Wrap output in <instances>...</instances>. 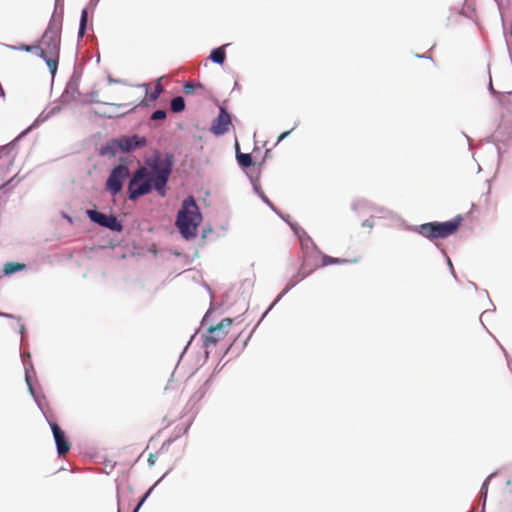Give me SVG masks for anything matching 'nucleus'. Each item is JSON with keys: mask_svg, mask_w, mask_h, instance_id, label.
<instances>
[{"mask_svg": "<svg viewBox=\"0 0 512 512\" xmlns=\"http://www.w3.org/2000/svg\"><path fill=\"white\" fill-rule=\"evenodd\" d=\"M175 165L174 154L166 152L164 156L160 151H154L150 159L138 167L129 179L127 197L136 202L141 197L155 191L160 197H165L168 191V182Z\"/></svg>", "mask_w": 512, "mask_h": 512, "instance_id": "obj_1", "label": "nucleus"}, {"mask_svg": "<svg viewBox=\"0 0 512 512\" xmlns=\"http://www.w3.org/2000/svg\"><path fill=\"white\" fill-rule=\"evenodd\" d=\"M203 220L202 213L194 196H187L177 212L175 225L182 238L189 241L197 237L198 228Z\"/></svg>", "mask_w": 512, "mask_h": 512, "instance_id": "obj_2", "label": "nucleus"}, {"mask_svg": "<svg viewBox=\"0 0 512 512\" xmlns=\"http://www.w3.org/2000/svg\"><path fill=\"white\" fill-rule=\"evenodd\" d=\"M463 221L462 215H457L447 221H431L420 225H406V230L415 232L430 241L445 239L455 234Z\"/></svg>", "mask_w": 512, "mask_h": 512, "instance_id": "obj_3", "label": "nucleus"}, {"mask_svg": "<svg viewBox=\"0 0 512 512\" xmlns=\"http://www.w3.org/2000/svg\"><path fill=\"white\" fill-rule=\"evenodd\" d=\"M21 360L24 366L25 371V382L29 391V394L34 399L35 404L38 409L41 411L42 415L48 422V420H52L48 413V402L46 400V396L42 392V388L38 383L36 378V372L31 361L30 352L22 351L20 352Z\"/></svg>", "mask_w": 512, "mask_h": 512, "instance_id": "obj_4", "label": "nucleus"}, {"mask_svg": "<svg viewBox=\"0 0 512 512\" xmlns=\"http://www.w3.org/2000/svg\"><path fill=\"white\" fill-rule=\"evenodd\" d=\"M61 31V19H56L54 15H51L48 26L39 40L48 54L53 58H57L58 61L60 57Z\"/></svg>", "mask_w": 512, "mask_h": 512, "instance_id": "obj_5", "label": "nucleus"}, {"mask_svg": "<svg viewBox=\"0 0 512 512\" xmlns=\"http://www.w3.org/2000/svg\"><path fill=\"white\" fill-rule=\"evenodd\" d=\"M86 214L92 223L111 232L121 233L124 230L123 221L114 213H105L94 207L87 209Z\"/></svg>", "mask_w": 512, "mask_h": 512, "instance_id": "obj_6", "label": "nucleus"}, {"mask_svg": "<svg viewBox=\"0 0 512 512\" xmlns=\"http://www.w3.org/2000/svg\"><path fill=\"white\" fill-rule=\"evenodd\" d=\"M242 321V315H239L235 318H224L217 325L210 326L207 329L208 334L203 335V346L208 348L210 345H216L228 334L229 328L233 323H240Z\"/></svg>", "mask_w": 512, "mask_h": 512, "instance_id": "obj_7", "label": "nucleus"}, {"mask_svg": "<svg viewBox=\"0 0 512 512\" xmlns=\"http://www.w3.org/2000/svg\"><path fill=\"white\" fill-rule=\"evenodd\" d=\"M234 116L225 106H219V112L216 118L211 122L209 131L216 137L227 134L232 126Z\"/></svg>", "mask_w": 512, "mask_h": 512, "instance_id": "obj_8", "label": "nucleus"}, {"mask_svg": "<svg viewBox=\"0 0 512 512\" xmlns=\"http://www.w3.org/2000/svg\"><path fill=\"white\" fill-rule=\"evenodd\" d=\"M120 153L130 154L146 147L148 141L145 136L134 134H125L118 137Z\"/></svg>", "mask_w": 512, "mask_h": 512, "instance_id": "obj_9", "label": "nucleus"}, {"mask_svg": "<svg viewBox=\"0 0 512 512\" xmlns=\"http://www.w3.org/2000/svg\"><path fill=\"white\" fill-rule=\"evenodd\" d=\"M48 425L53 435L57 455L61 457L67 454L70 451L71 444L66 432L54 420H48Z\"/></svg>", "mask_w": 512, "mask_h": 512, "instance_id": "obj_10", "label": "nucleus"}, {"mask_svg": "<svg viewBox=\"0 0 512 512\" xmlns=\"http://www.w3.org/2000/svg\"><path fill=\"white\" fill-rule=\"evenodd\" d=\"M128 177H130V175L121 172L120 168L114 169L112 167L105 181V190L111 196L119 195L122 192L124 182Z\"/></svg>", "mask_w": 512, "mask_h": 512, "instance_id": "obj_11", "label": "nucleus"}, {"mask_svg": "<svg viewBox=\"0 0 512 512\" xmlns=\"http://www.w3.org/2000/svg\"><path fill=\"white\" fill-rule=\"evenodd\" d=\"M41 45L42 44L40 41H37L35 44L31 45V52H33L37 57L41 58L47 65L51 74V86H53L54 79L58 70V60L57 58L50 56L47 50L42 48Z\"/></svg>", "mask_w": 512, "mask_h": 512, "instance_id": "obj_12", "label": "nucleus"}, {"mask_svg": "<svg viewBox=\"0 0 512 512\" xmlns=\"http://www.w3.org/2000/svg\"><path fill=\"white\" fill-rule=\"evenodd\" d=\"M41 45L42 44L40 41H37L35 44L31 45V52H33L37 57L41 58L47 65L51 74V86H53L54 79L58 70V60L57 58L50 56L47 50L42 48Z\"/></svg>", "mask_w": 512, "mask_h": 512, "instance_id": "obj_13", "label": "nucleus"}, {"mask_svg": "<svg viewBox=\"0 0 512 512\" xmlns=\"http://www.w3.org/2000/svg\"><path fill=\"white\" fill-rule=\"evenodd\" d=\"M248 179L250 180V183L253 187L254 193L262 200L264 204H266L279 218H281L283 221H287L285 218L284 213H282L275 205L271 202V200L265 195L263 190L261 189V186L259 184V177L254 176L250 173H246Z\"/></svg>", "mask_w": 512, "mask_h": 512, "instance_id": "obj_14", "label": "nucleus"}, {"mask_svg": "<svg viewBox=\"0 0 512 512\" xmlns=\"http://www.w3.org/2000/svg\"><path fill=\"white\" fill-rule=\"evenodd\" d=\"M320 253L321 250L319 249V252L308 251L307 254H303V259L298 269V274H302V278L308 277L316 270L318 267L316 261L320 257Z\"/></svg>", "mask_w": 512, "mask_h": 512, "instance_id": "obj_15", "label": "nucleus"}, {"mask_svg": "<svg viewBox=\"0 0 512 512\" xmlns=\"http://www.w3.org/2000/svg\"><path fill=\"white\" fill-rule=\"evenodd\" d=\"M80 96L81 92L79 86L66 83L64 91L62 92L60 97L55 100V102L58 105H61L62 108L63 106H67L70 103L76 101Z\"/></svg>", "mask_w": 512, "mask_h": 512, "instance_id": "obj_16", "label": "nucleus"}, {"mask_svg": "<svg viewBox=\"0 0 512 512\" xmlns=\"http://www.w3.org/2000/svg\"><path fill=\"white\" fill-rule=\"evenodd\" d=\"M305 278H302V274H298V271L296 274H294L286 283L285 288L282 290V292L274 299V301L269 305V307L266 309V311L262 314V318L266 317V315L273 309V307L282 299L284 295H286L291 289H293L299 282L304 280Z\"/></svg>", "mask_w": 512, "mask_h": 512, "instance_id": "obj_17", "label": "nucleus"}, {"mask_svg": "<svg viewBox=\"0 0 512 512\" xmlns=\"http://www.w3.org/2000/svg\"><path fill=\"white\" fill-rule=\"evenodd\" d=\"M61 105H58L55 101L51 104V107L44 109L31 123L32 128L39 127L42 123L46 122L51 117L57 115L61 111Z\"/></svg>", "mask_w": 512, "mask_h": 512, "instance_id": "obj_18", "label": "nucleus"}, {"mask_svg": "<svg viewBox=\"0 0 512 512\" xmlns=\"http://www.w3.org/2000/svg\"><path fill=\"white\" fill-rule=\"evenodd\" d=\"M117 153H120L118 137L106 141L98 149V154L100 156H108L112 158L115 157Z\"/></svg>", "mask_w": 512, "mask_h": 512, "instance_id": "obj_19", "label": "nucleus"}, {"mask_svg": "<svg viewBox=\"0 0 512 512\" xmlns=\"http://www.w3.org/2000/svg\"><path fill=\"white\" fill-rule=\"evenodd\" d=\"M351 208L358 215H364L371 212L372 208H374V204L366 199H356L353 201Z\"/></svg>", "mask_w": 512, "mask_h": 512, "instance_id": "obj_20", "label": "nucleus"}, {"mask_svg": "<svg viewBox=\"0 0 512 512\" xmlns=\"http://www.w3.org/2000/svg\"><path fill=\"white\" fill-rule=\"evenodd\" d=\"M238 149H239V144L236 141V159H237L238 165L244 170L251 166H254V160H253L252 155L250 153L239 152Z\"/></svg>", "mask_w": 512, "mask_h": 512, "instance_id": "obj_21", "label": "nucleus"}, {"mask_svg": "<svg viewBox=\"0 0 512 512\" xmlns=\"http://www.w3.org/2000/svg\"><path fill=\"white\" fill-rule=\"evenodd\" d=\"M229 44H226V45H222V46H219V47H216V48H213L211 51H210V54H209V59L215 63V64H218V65H222L225 60H226V51H225V48L226 46H228Z\"/></svg>", "mask_w": 512, "mask_h": 512, "instance_id": "obj_22", "label": "nucleus"}, {"mask_svg": "<svg viewBox=\"0 0 512 512\" xmlns=\"http://www.w3.org/2000/svg\"><path fill=\"white\" fill-rule=\"evenodd\" d=\"M320 257H321V261H322L321 267L356 262V260H349V259H345V258L333 257L330 255L324 254L322 251L320 253Z\"/></svg>", "mask_w": 512, "mask_h": 512, "instance_id": "obj_23", "label": "nucleus"}, {"mask_svg": "<svg viewBox=\"0 0 512 512\" xmlns=\"http://www.w3.org/2000/svg\"><path fill=\"white\" fill-rule=\"evenodd\" d=\"M26 269H27L26 264L19 263V262H6L3 265L2 272H3L4 276L9 277V276H12L13 274H15L17 272H21V271H24Z\"/></svg>", "mask_w": 512, "mask_h": 512, "instance_id": "obj_24", "label": "nucleus"}, {"mask_svg": "<svg viewBox=\"0 0 512 512\" xmlns=\"http://www.w3.org/2000/svg\"><path fill=\"white\" fill-rule=\"evenodd\" d=\"M285 218L287 221L284 222L289 225L298 240H302L303 237L308 238V233L298 223L292 221L289 214L285 215Z\"/></svg>", "mask_w": 512, "mask_h": 512, "instance_id": "obj_25", "label": "nucleus"}, {"mask_svg": "<svg viewBox=\"0 0 512 512\" xmlns=\"http://www.w3.org/2000/svg\"><path fill=\"white\" fill-rule=\"evenodd\" d=\"M88 26V8H83L80 15L79 20V27H78V33H77V39L78 41L83 39Z\"/></svg>", "mask_w": 512, "mask_h": 512, "instance_id": "obj_26", "label": "nucleus"}, {"mask_svg": "<svg viewBox=\"0 0 512 512\" xmlns=\"http://www.w3.org/2000/svg\"><path fill=\"white\" fill-rule=\"evenodd\" d=\"M497 475H498V471H494V472L490 473L482 483V486L480 488V496L484 502L482 512H485V502L487 500L489 483Z\"/></svg>", "mask_w": 512, "mask_h": 512, "instance_id": "obj_27", "label": "nucleus"}, {"mask_svg": "<svg viewBox=\"0 0 512 512\" xmlns=\"http://www.w3.org/2000/svg\"><path fill=\"white\" fill-rule=\"evenodd\" d=\"M497 475H498V471H494V472L490 473L482 483V486L480 488V496L484 502L482 512H485V502L487 500L489 483Z\"/></svg>", "mask_w": 512, "mask_h": 512, "instance_id": "obj_28", "label": "nucleus"}, {"mask_svg": "<svg viewBox=\"0 0 512 512\" xmlns=\"http://www.w3.org/2000/svg\"><path fill=\"white\" fill-rule=\"evenodd\" d=\"M299 242L302 254H307L308 251L319 252V247L314 243V241L309 235L308 238L303 237L302 240H299Z\"/></svg>", "mask_w": 512, "mask_h": 512, "instance_id": "obj_29", "label": "nucleus"}, {"mask_svg": "<svg viewBox=\"0 0 512 512\" xmlns=\"http://www.w3.org/2000/svg\"><path fill=\"white\" fill-rule=\"evenodd\" d=\"M171 111L173 113H181L186 109V102L183 96L177 95L171 99Z\"/></svg>", "mask_w": 512, "mask_h": 512, "instance_id": "obj_30", "label": "nucleus"}, {"mask_svg": "<svg viewBox=\"0 0 512 512\" xmlns=\"http://www.w3.org/2000/svg\"><path fill=\"white\" fill-rule=\"evenodd\" d=\"M23 179H24V177H19L18 173L15 174L13 177H11L8 181H6L5 183H3L0 186V191H4L5 193H10L13 190V188L17 184H19Z\"/></svg>", "mask_w": 512, "mask_h": 512, "instance_id": "obj_31", "label": "nucleus"}, {"mask_svg": "<svg viewBox=\"0 0 512 512\" xmlns=\"http://www.w3.org/2000/svg\"><path fill=\"white\" fill-rule=\"evenodd\" d=\"M171 469L166 471L138 500V503L140 506H143V504L146 502V500L149 498L155 487L169 474Z\"/></svg>", "mask_w": 512, "mask_h": 512, "instance_id": "obj_32", "label": "nucleus"}, {"mask_svg": "<svg viewBox=\"0 0 512 512\" xmlns=\"http://www.w3.org/2000/svg\"><path fill=\"white\" fill-rule=\"evenodd\" d=\"M198 89H204V85L201 82L184 81L183 91L186 95L193 94Z\"/></svg>", "mask_w": 512, "mask_h": 512, "instance_id": "obj_33", "label": "nucleus"}, {"mask_svg": "<svg viewBox=\"0 0 512 512\" xmlns=\"http://www.w3.org/2000/svg\"><path fill=\"white\" fill-rule=\"evenodd\" d=\"M157 100H152V98H150V92H146L145 94V97L139 102V104H137L136 106L132 107L130 110H128L126 112L127 113H131V112H135L137 110V108H147L149 107L152 103L156 102ZM125 115V113L122 114V116Z\"/></svg>", "mask_w": 512, "mask_h": 512, "instance_id": "obj_34", "label": "nucleus"}, {"mask_svg": "<svg viewBox=\"0 0 512 512\" xmlns=\"http://www.w3.org/2000/svg\"><path fill=\"white\" fill-rule=\"evenodd\" d=\"M476 13V7L473 3L465 2L464 6L458 10V14L471 19V14Z\"/></svg>", "mask_w": 512, "mask_h": 512, "instance_id": "obj_35", "label": "nucleus"}, {"mask_svg": "<svg viewBox=\"0 0 512 512\" xmlns=\"http://www.w3.org/2000/svg\"><path fill=\"white\" fill-rule=\"evenodd\" d=\"M63 14H64V0H55L54 12L52 15L56 17V19H61V24L63 23Z\"/></svg>", "mask_w": 512, "mask_h": 512, "instance_id": "obj_36", "label": "nucleus"}, {"mask_svg": "<svg viewBox=\"0 0 512 512\" xmlns=\"http://www.w3.org/2000/svg\"><path fill=\"white\" fill-rule=\"evenodd\" d=\"M161 79L162 78H158L156 80L154 90L150 92V98H152V100H158L160 95L164 92V88L160 83Z\"/></svg>", "mask_w": 512, "mask_h": 512, "instance_id": "obj_37", "label": "nucleus"}, {"mask_svg": "<svg viewBox=\"0 0 512 512\" xmlns=\"http://www.w3.org/2000/svg\"><path fill=\"white\" fill-rule=\"evenodd\" d=\"M17 144L14 141H10L9 143L2 145L0 147V157L1 156H9L15 149Z\"/></svg>", "mask_w": 512, "mask_h": 512, "instance_id": "obj_38", "label": "nucleus"}, {"mask_svg": "<svg viewBox=\"0 0 512 512\" xmlns=\"http://www.w3.org/2000/svg\"><path fill=\"white\" fill-rule=\"evenodd\" d=\"M114 169H121V172L130 175V169H129V161L127 158L121 156L119 157L118 164L113 167Z\"/></svg>", "mask_w": 512, "mask_h": 512, "instance_id": "obj_39", "label": "nucleus"}, {"mask_svg": "<svg viewBox=\"0 0 512 512\" xmlns=\"http://www.w3.org/2000/svg\"><path fill=\"white\" fill-rule=\"evenodd\" d=\"M206 394V390L203 387H200L189 399L188 404L195 405L197 404Z\"/></svg>", "mask_w": 512, "mask_h": 512, "instance_id": "obj_40", "label": "nucleus"}, {"mask_svg": "<svg viewBox=\"0 0 512 512\" xmlns=\"http://www.w3.org/2000/svg\"><path fill=\"white\" fill-rule=\"evenodd\" d=\"M81 77H82V70L74 68V71L71 74L69 80L67 81V84L79 86Z\"/></svg>", "mask_w": 512, "mask_h": 512, "instance_id": "obj_41", "label": "nucleus"}, {"mask_svg": "<svg viewBox=\"0 0 512 512\" xmlns=\"http://www.w3.org/2000/svg\"><path fill=\"white\" fill-rule=\"evenodd\" d=\"M167 117V112L164 109H157L152 112L150 119L153 121H163Z\"/></svg>", "mask_w": 512, "mask_h": 512, "instance_id": "obj_42", "label": "nucleus"}, {"mask_svg": "<svg viewBox=\"0 0 512 512\" xmlns=\"http://www.w3.org/2000/svg\"><path fill=\"white\" fill-rule=\"evenodd\" d=\"M178 438H179V434H175L173 437H170V438H168L167 440H165V441L162 443V445H161V447H160V449H159L158 453H161V452H163V451H167V450H168V448L170 447V445H171L172 443H174Z\"/></svg>", "mask_w": 512, "mask_h": 512, "instance_id": "obj_43", "label": "nucleus"}, {"mask_svg": "<svg viewBox=\"0 0 512 512\" xmlns=\"http://www.w3.org/2000/svg\"><path fill=\"white\" fill-rule=\"evenodd\" d=\"M35 128H32V124H30L26 129H24L22 132H20L14 139V143L18 144L20 140H22L26 135H28L32 130Z\"/></svg>", "mask_w": 512, "mask_h": 512, "instance_id": "obj_44", "label": "nucleus"}, {"mask_svg": "<svg viewBox=\"0 0 512 512\" xmlns=\"http://www.w3.org/2000/svg\"><path fill=\"white\" fill-rule=\"evenodd\" d=\"M190 426H191V422H188L185 426H177L175 428V432H176L175 434H179V437L181 435L187 434Z\"/></svg>", "mask_w": 512, "mask_h": 512, "instance_id": "obj_45", "label": "nucleus"}, {"mask_svg": "<svg viewBox=\"0 0 512 512\" xmlns=\"http://www.w3.org/2000/svg\"><path fill=\"white\" fill-rule=\"evenodd\" d=\"M371 212H375V213H379V214H382L383 217H386L388 214H390L391 212L389 210H387L386 208L384 207H381V206H377L374 204V208H372Z\"/></svg>", "mask_w": 512, "mask_h": 512, "instance_id": "obj_46", "label": "nucleus"}, {"mask_svg": "<svg viewBox=\"0 0 512 512\" xmlns=\"http://www.w3.org/2000/svg\"><path fill=\"white\" fill-rule=\"evenodd\" d=\"M9 48H11L13 50H18V51L31 52V45H27V44H20L18 46H9Z\"/></svg>", "mask_w": 512, "mask_h": 512, "instance_id": "obj_47", "label": "nucleus"}, {"mask_svg": "<svg viewBox=\"0 0 512 512\" xmlns=\"http://www.w3.org/2000/svg\"><path fill=\"white\" fill-rule=\"evenodd\" d=\"M213 311H214L213 302L211 301L210 308L208 309V311L205 313V315L203 316V318L201 320L202 325H205L208 322V319Z\"/></svg>", "mask_w": 512, "mask_h": 512, "instance_id": "obj_48", "label": "nucleus"}, {"mask_svg": "<svg viewBox=\"0 0 512 512\" xmlns=\"http://www.w3.org/2000/svg\"><path fill=\"white\" fill-rule=\"evenodd\" d=\"M18 333L21 335V338H24V335L26 333V328H25V325L22 324V323H19L18 325ZM24 344V339H21V343H20V347L22 348Z\"/></svg>", "mask_w": 512, "mask_h": 512, "instance_id": "obj_49", "label": "nucleus"}, {"mask_svg": "<svg viewBox=\"0 0 512 512\" xmlns=\"http://www.w3.org/2000/svg\"><path fill=\"white\" fill-rule=\"evenodd\" d=\"M194 337H195V334H193V335L190 337V340L187 342L186 346L183 348V350H182V352H181V354H180V356H179V360H178V362H180V360L182 359L183 355L186 353V351H187L188 347L190 346L191 342L193 341ZM177 364H179V363H177ZM176 366H178V365H176ZM176 368H177V367H175V369H176Z\"/></svg>", "mask_w": 512, "mask_h": 512, "instance_id": "obj_50", "label": "nucleus"}, {"mask_svg": "<svg viewBox=\"0 0 512 512\" xmlns=\"http://www.w3.org/2000/svg\"><path fill=\"white\" fill-rule=\"evenodd\" d=\"M361 226L364 228H373L374 227L373 217H370V218L364 220L362 222Z\"/></svg>", "mask_w": 512, "mask_h": 512, "instance_id": "obj_51", "label": "nucleus"}, {"mask_svg": "<svg viewBox=\"0 0 512 512\" xmlns=\"http://www.w3.org/2000/svg\"><path fill=\"white\" fill-rule=\"evenodd\" d=\"M157 454H158V452H157L156 454H154V453H150V454H149L147 462H148V465H149L150 467H152L153 465H155V463H156V461H157Z\"/></svg>", "mask_w": 512, "mask_h": 512, "instance_id": "obj_52", "label": "nucleus"}, {"mask_svg": "<svg viewBox=\"0 0 512 512\" xmlns=\"http://www.w3.org/2000/svg\"><path fill=\"white\" fill-rule=\"evenodd\" d=\"M239 336H240V334L235 338L233 343L226 348V350L224 351V355L228 354L229 352H232V353L235 352V346H236V342H237V339L239 338Z\"/></svg>", "mask_w": 512, "mask_h": 512, "instance_id": "obj_53", "label": "nucleus"}, {"mask_svg": "<svg viewBox=\"0 0 512 512\" xmlns=\"http://www.w3.org/2000/svg\"><path fill=\"white\" fill-rule=\"evenodd\" d=\"M0 317L7 318V319H16L18 322L21 321L20 317H17L13 314L2 312V311H0Z\"/></svg>", "mask_w": 512, "mask_h": 512, "instance_id": "obj_54", "label": "nucleus"}, {"mask_svg": "<svg viewBox=\"0 0 512 512\" xmlns=\"http://www.w3.org/2000/svg\"><path fill=\"white\" fill-rule=\"evenodd\" d=\"M115 464H116V463H115V462H112V461H107V462H105V465H104V466H105V472H106L107 474L111 473V472H112V470H113V469H114V467H115Z\"/></svg>", "mask_w": 512, "mask_h": 512, "instance_id": "obj_55", "label": "nucleus"}, {"mask_svg": "<svg viewBox=\"0 0 512 512\" xmlns=\"http://www.w3.org/2000/svg\"><path fill=\"white\" fill-rule=\"evenodd\" d=\"M441 253H442V255L446 258V260H447V264H448V268L450 269V271H451L452 269H454V268H453V265H452V262H451V259L449 258V256H448V254H447L446 250H445V249H441Z\"/></svg>", "mask_w": 512, "mask_h": 512, "instance_id": "obj_56", "label": "nucleus"}, {"mask_svg": "<svg viewBox=\"0 0 512 512\" xmlns=\"http://www.w3.org/2000/svg\"><path fill=\"white\" fill-rule=\"evenodd\" d=\"M291 133V130H288V131H284L283 133H281L277 139V142L276 144L280 143L281 141H283L285 138H287Z\"/></svg>", "mask_w": 512, "mask_h": 512, "instance_id": "obj_57", "label": "nucleus"}, {"mask_svg": "<svg viewBox=\"0 0 512 512\" xmlns=\"http://www.w3.org/2000/svg\"><path fill=\"white\" fill-rule=\"evenodd\" d=\"M100 0H90L88 4V10L94 11Z\"/></svg>", "mask_w": 512, "mask_h": 512, "instance_id": "obj_58", "label": "nucleus"}, {"mask_svg": "<svg viewBox=\"0 0 512 512\" xmlns=\"http://www.w3.org/2000/svg\"><path fill=\"white\" fill-rule=\"evenodd\" d=\"M251 338V333L247 336V338L243 341L242 343V346H241V349H239L236 353H235V356H238L240 354V352L246 347L249 339Z\"/></svg>", "mask_w": 512, "mask_h": 512, "instance_id": "obj_59", "label": "nucleus"}, {"mask_svg": "<svg viewBox=\"0 0 512 512\" xmlns=\"http://www.w3.org/2000/svg\"><path fill=\"white\" fill-rule=\"evenodd\" d=\"M488 90L490 91V93L493 95V96H496V95H499L500 93L498 91H496L492 85V81L490 80L489 81V84H488Z\"/></svg>", "mask_w": 512, "mask_h": 512, "instance_id": "obj_60", "label": "nucleus"}, {"mask_svg": "<svg viewBox=\"0 0 512 512\" xmlns=\"http://www.w3.org/2000/svg\"><path fill=\"white\" fill-rule=\"evenodd\" d=\"M109 106L116 107V108H125L129 104L128 103H121V104H114V103H106Z\"/></svg>", "mask_w": 512, "mask_h": 512, "instance_id": "obj_61", "label": "nucleus"}, {"mask_svg": "<svg viewBox=\"0 0 512 512\" xmlns=\"http://www.w3.org/2000/svg\"><path fill=\"white\" fill-rule=\"evenodd\" d=\"M211 384H212V377L207 379L201 387H203L207 391Z\"/></svg>", "mask_w": 512, "mask_h": 512, "instance_id": "obj_62", "label": "nucleus"}, {"mask_svg": "<svg viewBox=\"0 0 512 512\" xmlns=\"http://www.w3.org/2000/svg\"><path fill=\"white\" fill-rule=\"evenodd\" d=\"M416 57L417 58H422V59H430L433 61L432 57L427 55V54H416Z\"/></svg>", "mask_w": 512, "mask_h": 512, "instance_id": "obj_63", "label": "nucleus"}, {"mask_svg": "<svg viewBox=\"0 0 512 512\" xmlns=\"http://www.w3.org/2000/svg\"><path fill=\"white\" fill-rule=\"evenodd\" d=\"M496 4H497V7L500 11V13L502 12V9H503V0H495Z\"/></svg>", "mask_w": 512, "mask_h": 512, "instance_id": "obj_64", "label": "nucleus"}]
</instances>
